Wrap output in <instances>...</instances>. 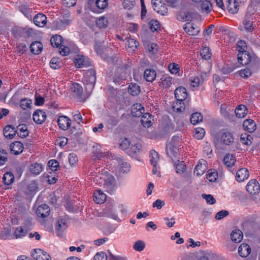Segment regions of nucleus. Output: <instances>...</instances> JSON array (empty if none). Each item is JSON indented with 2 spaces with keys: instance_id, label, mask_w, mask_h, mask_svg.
Listing matches in <instances>:
<instances>
[{
  "instance_id": "f257e3e1",
  "label": "nucleus",
  "mask_w": 260,
  "mask_h": 260,
  "mask_svg": "<svg viewBox=\"0 0 260 260\" xmlns=\"http://www.w3.org/2000/svg\"><path fill=\"white\" fill-rule=\"evenodd\" d=\"M256 9L253 6H249L244 16L242 23L239 26L241 31L250 32L255 29L256 23Z\"/></svg>"
},
{
  "instance_id": "f03ea898",
  "label": "nucleus",
  "mask_w": 260,
  "mask_h": 260,
  "mask_svg": "<svg viewBox=\"0 0 260 260\" xmlns=\"http://www.w3.org/2000/svg\"><path fill=\"white\" fill-rule=\"evenodd\" d=\"M182 139L179 136L173 137L170 142L167 144L166 152L170 157L176 156L178 154V150L182 147Z\"/></svg>"
},
{
  "instance_id": "7ed1b4c3",
  "label": "nucleus",
  "mask_w": 260,
  "mask_h": 260,
  "mask_svg": "<svg viewBox=\"0 0 260 260\" xmlns=\"http://www.w3.org/2000/svg\"><path fill=\"white\" fill-rule=\"evenodd\" d=\"M101 179L104 181L103 186L106 190L110 193H113L116 188V181L115 178L110 174L102 175Z\"/></svg>"
},
{
  "instance_id": "20e7f679",
  "label": "nucleus",
  "mask_w": 260,
  "mask_h": 260,
  "mask_svg": "<svg viewBox=\"0 0 260 260\" xmlns=\"http://www.w3.org/2000/svg\"><path fill=\"white\" fill-rule=\"evenodd\" d=\"M152 7L157 13L163 15H167L168 13V8L165 4L161 2V0H152Z\"/></svg>"
},
{
  "instance_id": "39448f33",
  "label": "nucleus",
  "mask_w": 260,
  "mask_h": 260,
  "mask_svg": "<svg viewBox=\"0 0 260 260\" xmlns=\"http://www.w3.org/2000/svg\"><path fill=\"white\" fill-rule=\"evenodd\" d=\"M246 188L247 192L251 195L257 194L260 191L259 183L255 179L250 180L248 182Z\"/></svg>"
},
{
  "instance_id": "423d86ee",
  "label": "nucleus",
  "mask_w": 260,
  "mask_h": 260,
  "mask_svg": "<svg viewBox=\"0 0 260 260\" xmlns=\"http://www.w3.org/2000/svg\"><path fill=\"white\" fill-rule=\"evenodd\" d=\"M31 254L36 260H51L50 255L47 252L41 249H33Z\"/></svg>"
},
{
  "instance_id": "0eeeda50",
  "label": "nucleus",
  "mask_w": 260,
  "mask_h": 260,
  "mask_svg": "<svg viewBox=\"0 0 260 260\" xmlns=\"http://www.w3.org/2000/svg\"><path fill=\"white\" fill-rule=\"evenodd\" d=\"M75 66L78 68L87 67L91 64V62L87 56L78 54L74 60Z\"/></svg>"
},
{
  "instance_id": "6e6552de",
  "label": "nucleus",
  "mask_w": 260,
  "mask_h": 260,
  "mask_svg": "<svg viewBox=\"0 0 260 260\" xmlns=\"http://www.w3.org/2000/svg\"><path fill=\"white\" fill-rule=\"evenodd\" d=\"M234 133L229 131L222 133L220 138V142L226 146L232 144L234 142Z\"/></svg>"
},
{
  "instance_id": "1a4fd4ad",
  "label": "nucleus",
  "mask_w": 260,
  "mask_h": 260,
  "mask_svg": "<svg viewBox=\"0 0 260 260\" xmlns=\"http://www.w3.org/2000/svg\"><path fill=\"white\" fill-rule=\"evenodd\" d=\"M84 81L89 86V87L93 88L96 81L95 72L94 70L88 71L83 77Z\"/></svg>"
},
{
  "instance_id": "9d476101",
  "label": "nucleus",
  "mask_w": 260,
  "mask_h": 260,
  "mask_svg": "<svg viewBox=\"0 0 260 260\" xmlns=\"http://www.w3.org/2000/svg\"><path fill=\"white\" fill-rule=\"evenodd\" d=\"M46 112L42 110H37L32 114V119L37 124H42L46 120Z\"/></svg>"
},
{
  "instance_id": "9b49d317",
  "label": "nucleus",
  "mask_w": 260,
  "mask_h": 260,
  "mask_svg": "<svg viewBox=\"0 0 260 260\" xmlns=\"http://www.w3.org/2000/svg\"><path fill=\"white\" fill-rule=\"evenodd\" d=\"M58 48L60 54L63 56H67L71 51L76 50V47L72 42H70L68 45L63 43Z\"/></svg>"
},
{
  "instance_id": "f8f14e48",
  "label": "nucleus",
  "mask_w": 260,
  "mask_h": 260,
  "mask_svg": "<svg viewBox=\"0 0 260 260\" xmlns=\"http://www.w3.org/2000/svg\"><path fill=\"white\" fill-rule=\"evenodd\" d=\"M251 59L252 56L247 51L238 53V61L241 65L246 66L251 61Z\"/></svg>"
},
{
  "instance_id": "ddd939ff",
  "label": "nucleus",
  "mask_w": 260,
  "mask_h": 260,
  "mask_svg": "<svg viewBox=\"0 0 260 260\" xmlns=\"http://www.w3.org/2000/svg\"><path fill=\"white\" fill-rule=\"evenodd\" d=\"M206 161L203 159L199 160L198 165L196 166L194 173L199 176L204 174L207 170Z\"/></svg>"
},
{
  "instance_id": "4468645a",
  "label": "nucleus",
  "mask_w": 260,
  "mask_h": 260,
  "mask_svg": "<svg viewBox=\"0 0 260 260\" xmlns=\"http://www.w3.org/2000/svg\"><path fill=\"white\" fill-rule=\"evenodd\" d=\"M34 23L39 27H44L47 23V17L42 13H38L36 14L33 18Z\"/></svg>"
},
{
  "instance_id": "2eb2a0df",
  "label": "nucleus",
  "mask_w": 260,
  "mask_h": 260,
  "mask_svg": "<svg viewBox=\"0 0 260 260\" xmlns=\"http://www.w3.org/2000/svg\"><path fill=\"white\" fill-rule=\"evenodd\" d=\"M183 28L189 35L195 36L200 32L199 27L193 23L188 22L186 23Z\"/></svg>"
},
{
  "instance_id": "dca6fc26",
  "label": "nucleus",
  "mask_w": 260,
  "mask_h": 260,
  "mask_svg": "<svg viewBox=\"0 0 260 260\" xmlns=\"http://www.w3.org/2000/svg\"><path fill=\"white\" fill-rule=\"evenodd\" d=\"M71 121L70 119L66 116H60L57 120L58 126L62 130H67L70 127Z\"/></svg>"
},
{
  "instance_id": "f3484780",
  "label": "nucleus",
  "mask_w": 260,
  "mask_h": 260,
  "mask_svg": "<svg viewBox=\"0 0 260 260\" xmlns=\"http://www.w3.org/2000/svg\"><path fill=\"white\" fill-rule=\"evenodd\" d=\"M158 84L159 86L163 88H169L173 84L172 78L168 75H162L159 80Z\"/></svg>"
},
{
  "instance_id": "a211bd4d",
  "label": "nucleus",
  "mask_w": 260,
  "mask_h": 260,
  "mask_svg": "<svg viewBox=\"0 0 260 260\" xmlns=\"http://www.w3.org/2000/svg\"><path fill=\"white\" fill-rule=\"evenodd\" d=\"M174 94L176 100L179 101L184 102L187 96L186 90L183 87L177 88L175 90Z\"/></svg>"
},
{
  "instance_id": "6ab92c4d",
  "label": "nucleus",
  "mask_w": 260,
  "mask_h": 260,
  "mask_svg": "<svg viewBox=\"0 0 260 260\" xmlns=\"http://www.w3.org/2000/svg\"><path fill=\"white\" fill-rule=\"evenodd\" d=\"M50 211V208L48 205L42 204L38 207L36 214L38 217L45 218L49 215Z\"/></svg>"
},
{
  "instance_id": "aec40b11",
  "label": "nucleus",
  "mask_w": 260,
  "mask_h": 260,
  "mask_svg": "<svg viewBox=\"0 0 260 260\" xmlns=\"http://www.w3.org/2000/svg\"><path fill=\"white\" fill-rule=\"evenodd\" d=\"M249 173L248 169L241 168L238 170L236 175V179L238 182H243L248 179Z\"/></svg>"
},
{
  "instance_id": "412c9836",
  "label": "nucleus",
  "mask_w": 260,
  "mask_h": 260,
  "mask_svg": "<svg viewBox=\"0 0 260 260\" xmlns=\"http://www.w3.org/2000/svg\"><path fill=\"white\" fill-rule=\"evenodd\" d=\"M11 152L15 155H18L22 153L23 150V144L18 141L13 142L10 146Z\"/></svg>"
},
{
  "instance_id": "4be33fe9",
  "label": "nucleus",
  "mask_w": 260,
  "mask_h": 260,
  "mask_svg": "<svg viewBox=\"0 0 260 260\" xmlns=\"http://www.w3.org/2000/svg\"><path fill=\"white\" fill-rule=\"evenodd\" d=\"M144 112V108L142 105L140 103H136L132 107V114L135 117H140L143 115Z\"/></svg>"
},
{
  "instance_id": "5701e85b",
  "label": "nucleus",
  "mask_w": 260,
  "mask_h": 260,
  "mask_svg": "<svg viewBox=\"0 0 260 260\" xmlns=\"http://www.w3.org/2000/svg\"><path fill=\"white\" fill-rule=\"evenodd\" d=\"M243 127L245 131L251 133L255 131L256 125L253 120L249 119L245 120L243 122Z\"/></svg>"
},
{
  "instance_id": "b1692460",
  "label": "nucleus",
  "mask_w": 260,
  "mask_h": 260,
  "mask_svg": "<svg viewBox=\"0 0 260 260\" xmlns=\"http://www.w3.org/2000/svg\"><path fill=\"white\" fill-rule=\"evenodd\" d=\"M227 9L232 14H236L239 10L238 3L236 0H228L226 3Z\"/></svg>"
},
{
  "instance_id": "393cba45",
  "label": "nucleus",
  "mask_w": 260,
  "mask_h": 260,
  "mask_svg": "<svg viewBox=\"0 0 260 260\" xmlns=\"http://www.w3.org/2000/svg\"><path fill=\"white\" fill-rule=\"evenodd\" d=\"M72 19L67 18H63L56 20L54 25L57 29H62L66 26L69 25Z\"/></svg>"
},
{
  "instance_id": "a878e982",
  "label": "nucleus",
  "mask_w": 260,
  "mask_h": 260,
  "mask_svg": "<svg viewBox=\"0 0 260 260\" xmlns=\"http://www.w3.org/2000/svg\"><path fill=\"white\" fill-rule=\"evenodd\" d=\"M67 223L65 219H59L55 229L56 235L58 237L61 236L62 232L67 229Z\"/></svg>"
},
{
  "instance_id": "bb28decb",
  "label": "nucleus",
  "mask_w": 260,
  "mask_h": 260,
  "mask_svg": "<svg viewBox=\"0 0 260 260\" xmlns=\"http://www.w3.org/2000/svg\"><path fill=\"white\" fill-rule=\"evenodd\" d=\"M238 252L241 257H246L251 252L250 247L247 244L242 243L238 248Z\"/></svg>"
},
{
  "instance_id": "cd10ccee",
  "label": "nucleus",
  "mask_w": 260,
  "mask_h": 260,
  "mask_svg": "<svg viewBox=\"0 0 260 260\" xmlns=\"http://www.w3.org/2000/svg\"><path fill=\"white\" fill-rule=\"evenodd\" d=\"M93 152L95 156L100 159H102L105 157L107 158L109 157V153L108 152H101V146L98 144H96L93 146Z\"/></svg>"
},
{
  "instance_id": "c85d7f7f",
  "label": "nucleus",
  "mask_w": 260,
  "mask_h": 260,
  "mask_svg": "<svg viewBox=\"0 0 260 260\" xmlns=\"http://www.w3.org/2000/svg\"><path fill=\"white\" fill-rule=\"evenodd\" d=\"M16 131L14 127L10 125H6L4 129V135L8 139H13L16 135Z\"/></svg>"
},
{
  "instance_id": "c756f323",
  "label": "nucleus",
  "mask_w": 260,
  "mask_h": 260,
  "mask_svg": "<svg viewBox=\"0 0 260 260\" xmlns=\"http://www.w3.org/2000/svg\"><path fill=\"white\" fill-rule=\"evenodd\" d=\"M223 161L224 165L229 168L234 166L236 161V158L234 155L228 153L225 155Z\"/></svg>"
},
{
  "instance_id": "7c9ffc66",
  "label": "nucleus",
  "mask_w": 260,
  "mask_h": 260,
  "mask_svg": "<svg viewBox=\"0 0 260 260\" xmlns=\"http://www.w3.org/2000/svg\"><path fill=\"white\" fill-rule=\"evenodd\" d=\"M156 77V71L153 69H147L144 73V78L147 81L152 82Z\"/></svg>"
},
{
  "instance_id": "2f4dec72",
  "label": "nucleus",
  "mask_w": 260,
  "mask_h": 260,
  "mask_svg": "<svg viewBox=\"0 0 260 260\" xmlns=\"http://www.w3.org/2000/svg\"><path fill=\"white\" fill-rule=\"evenodd\" d=\"M152 116L149 113H144L142 116L141 122L144 127H149L152 125Z\"/></svg>"
},
{
  "instance_id": "473e14b6",
  "label": "nucleus",
  "mask_w": 260,
  "mask_h": 260,
  "mask_svg": "<svg viewBox=\"0 0 260 260\" xmlns=\"http://www.w3.org/2000/svg\"><path fill=\"white\" fill-rule=\"evenodd\" d=\"M106 199V195L100 190H96L93 193V200L97 204L103 203Z\"/></svg>"
},
{
  "instance_id": "72a5a7b5",
  "label": "nucleus",
  "mask_w": 260,
  "mask_h": 260,
  "mask_svg": "<svg viewBox=\"0 0 260 260\" xmlns=\"http://www.w3.org/2000/svg\"><path fill=\"white\" fill-rule=\"evenodd\" d=\"M30 172L34 175L40 174L43 171V166L38 162L31 164L29 167Z\"/></svg>"
},
{
  "instance_id": "f704fd0d",
  "label": "nucleus",
  "mask_w": 260,
  "mask_h": 260,
  "mask_svg": "<svg viewBox=\"0 0 260 260\" xmlns=\"http://www.w3.org/2000/svg\"><path fill=\"white\" fill-rule=\"evenodd\" d=\"M30 49L31 52L34 54H39L42 52L43 45L39 41L32 42L30 46Z\"/></svg>"
},
{
  "instance_id": "c9c22d12",
  "label": "nucleus",
  "mask_w": 260,
  "mask_h": 260,
  "mask_svg": "<svg viewBox=\"0 0 260 260\" xmlns=\"http://www.w3.org/2000/svg\"><path fill=\"white\" fill-rule=\"evenodd\" d=\"M141 148V146L139 144H135L134 145L132 144L129 147V149L128 150L127 154L134 158H137V153L139 152Z\"/></svg>"
},
{
  "instance_id": "e433bc0d",
  "label": "nucleus",
  "mask_w": 260,
  "mask_h": 260,
  "mask_svg": "<svg viewBox=\"0 0 260 260\" xmlns=\"http://www.w3.org/2000/svg\"><path fill=\"white\" fill-rule=\"evenodd\" d=\"M27 233V231L22 227H17L16 228L14 233L12 234V239L22 238L26 235Z\"/></svg>"
},
{
  "instance_id": "4c0bfd02",
  "label": "nucleus",
  "mask_w": 260,
  "mask_h": 260,
  "mask_svg": "<svg viewBox=\"0 0 260 260\" xmlns=\"http://www.w3.org/2000/svg\"><path fill=\"white\" fill-rule=\"evenodd\" d=\"M95 5L98 9L96 10H93V11L95 13H100L107 7L108 2L107 0H96L95 2Z\"/></svg>"
},
{
  "instance_id": "58836bf2",
  "label": "nucleus",
  "mask_w": 260,
  "mask_h": 260,
  "mask_svg": "<svg viewBox=\"0 0 260 260\" xmlns=\"http://www.w3.org/2000/svg\"><path fill=\"white\" fill-rule=\"evenodd\" d=\"M243 237V233L239 230H234L231 234V240L235 243H239L241 241Z\"/></svg>"
},
{
  "instance_id": "ea45409f",
  "label": "nucleus",
  "mask_w": 260,
  "mask_h": 260,
  "mask_svg": "<svg viewBox=\"0 0 260 260\" xmlns=\"http://www.w3.org/2000/svg\"><path fill=\"white\" fill-rule=\"evenodd\" d=\"M139 45V43L136 40L132 38L128 39L126 43L127 50L129 52L135 51Z\"/></svg>"
},
{
  "instance_id": "a19ab883",
  "label": "nucleus",
  "mask_w": 260,
  "mask_h": 260,
  "mask_svg": "<svg viewBox=\"0 0 260 260\" xmlns=\"http://www.w3.org/2000/svg\"><path fill=\"white\" fill-rule=\"evenodd\" d=\"M16 132L19 137L21 138H25L28 135V131L27 129V126L25 124H20L17 127Z\"/></svg>"
},
{
  "instance_id": "79ce46f5",
  "label": "nucleus",
  "mask_w": 260,
  "mask_h": 260,
  "mask_svg": "<svg viewBox=\"0 0 260 260\" xmlns=\"http://www.w3.org/2000/svg\"><path fill=\"white\" fill-rule=\"evenodd\" d=\"M71 90L77 96H81L83 93L82 86L78 83H72L70 87Z\"/></svg>"
},
{
  "instance_id": "37998d69",
  "label": "nucleus",
  "mask_w": 260,
  "mask_h": 260,
  "mask_svg": "<svg viewBox=\"0 0 260 260\" xmlns=\"http://www.w3.org/2000/svg\"><path fill=\"white\" fill-rule=\"evenodd\" d=\"M0 239L3 240L12 239V236L11 234V229L10 227L0 230Z\"/></svg>"
},
{
  "instance_id": "c03bdc74",
  "label": "nucleus",
  "mask_w": 260,
  "mask_h": 260,
  "mask_svg": "<svg viewBox=\"0 0 260 260\" xmlns=\"http://www.w3.org/2000/svg\"><path fill=\"white\" fill-rule=\"evenodd\" d=\"M235 114L239 118H243L247 114L246 107L243 105H241L237 107L235 110Z\"/></svg>"
},
{
  "instance_id": "a18cd8bd",
  "label": "nucleus",
  "mask_w": 260,
  "mask_h": 260,
  "mask_svg": "<svg viewBox=\"0 0 260 260\" xmlns=\"http://www.w3.org/2000/svg\"><path fill=\"white\" fill-rule=\"evenodd\" d=\"M128 92L133 96H136L140 93V88L136 83H131L128 86Z\"/></svg>"
},
{
  "instance_id": "49530a36",
  "label": "nucleus",
  "mask_w": 260,
  "mask_h": 260,
  "mask_svg": "<svg viewBox=\"0 0 260 260\" xmlns=\"http://www.w3.org/2000/svg\"><path fill=\"white\" fill-rule=\"evenodd\" d=\"M50 43L53 47L58 48L63 43L62 38L60 35L53 36L50 39Z\"/></svg>"
},
{
  "instance_id": "de8ad7c7",
  "label": "nucleus",
  "mask_w": 260,
  "mask_h": 260,
  "mask_svg": "<svg viewBox=\"0 0 260 260\" xmlns=\"http://www.w3.org/2000/svg\"><path fill=\"white\" fill-rule=\"evenodd\" d=\"M252 137L247 133H243L241 135L240 142L244 145H250L252 144Z\"/></svg>"
},
{
  "instance_id": "09e8293b",
  "label": "nucleus",
  "mask_w": 260,
  "mask_h": 260,
  "mask_svg": "<svg viewBox=\"0 0 260 260\" xmlns=\"http://www.w3.org/2000/svg\"><path fill=\"white\" fill-rule=\"evenodd\" d=\"M172 109L174 112H181L185 109L184 102L176 101L172 105Z\"/></svg>"
},
{
  "instance_id": "8fccbe9b",
  "label": "nucleus",
  "mask_w": 260,
  "mask_h": 260,
  "mask_svg": "<svg viewBox=\"0 0 260 260\" xmlns=\"http://www.w3.org/2000/svg\"><path fill=\"white\" fill-rule=\"evenodd\" d=\"M159 160V154L154 150L150 151V162L151 165H158Z\"/></svg>"
},
{
  "instance_id": "3c124183",
  "label": "nucleus",
  "mask_w": 260,
  "mask_h": 260,
  "mask_svg": "<svg viewBox=\"0 0 260 260\" xmlns=\"http://www.w3.org/2000/svg\"><path fill=\"white\" fill-rule=\"evenodd\" d=\"M201 8L203 12L209 13L212 10V5L209 1L203 0L201 4Z\"/></svg>"
},
{
  "instance_id": "603ef678",
  "label": "nucleus",
  "mask_w": 260,
  "mask_h": 260,
  "mask_svg": "<svg viewBox=\"0 0 260 260\" xmlns=\"http://www.w3.org/2000/svg\"><path fill=\"white\" fill-rule=\"evenodd\" d=\"M203 118V116L201 113L195 112L193 113L190 117V122L192 124L196 125L202 122Z\"/></svg>"
},
{
  "instance_id": "864d4df0",
  "label": "nucleus",
  "mask_w": 260,
  "mask_h": 260,
  "mask_svg": "<svg viewBox=\"0 0 260 260\" xmlns=\"http://www.w3.org/2000/svg\"><path fill=\"white\" fill-rule=\"evenodd\" d=\"M3 179L5 184L10 185L13 182L14 176L12 172H7L4 175Z\"/></svg>"
},
{
  "instance_id": "5fc2aeb1",
  "label": "nucleus",
  "mask_w": 260,
  "mask_h": 260,
  "mask_svg": "<svg viewBox=\"0 0 260 260\" xmlns=\"http://www.w3.org/2000/svg\"><path fill=\"white\" fill-rule=\"evenodd\" d=\"M121 1L123 8L127 10H132L135 5V0H121Z\"/></svg>"
},
{
  "instance_id": "6e6d98bb",
  "label": "nucleus",
  "mask_w": 260,
  "mask_h": 260,
  "mask_svg": "<svg viewBox=\"0 0 260 260\" xmlns=\"http://www.w3.org/2000/svg\"><path fill=\"white\" fill-rule=\"evenodd\" d=\"M202 82V80L199 76H192L190 78V86L193 88H198Z\"/></svg>"
},
{
  "instance_id": "4d7b16f0",
  "label": "nucleus",
  "mask_w": 260,
  "mask_h": 260,
  "mask_svg": "<svg viewBox=\"0 0 260 260\" xmlns=\"http://www.w3.org/2000/svg\"><path fill=\"white\" fill-rule=\"evenodd\" d=\"M207 179L210 182H214L216 180L218 174L216 170L214 169L210 170L206 175Z\"/></svg>"
},
{
  "instance_id": "13d9d810",
  "label": "nucleus",
  "mask_w": 260,
  "mask_h": 260,
  "mask_svg": "<svg viewBox=\"0 0 260 260\" xmlns=\"http://www.w3.org/2000/svg\"><path fill=\"white\" fill-rule=\"evenodd\" d=\"M20 106L23 110L31 108L32 106V101L31 100L24 98L20 101Z\"/></svg>"
},
{
  "instance_id": "bf43d9fd",
  "label": "nucleus",
  "mask_w": 260,
  "mask_h": 260,
  "mask_svg": "<svg viewBox=\"0 0 260 260\" xmlns=\"http://www.w3.org/2000/svg\"><path fill=\"white\" fill-rule=\"evenodd\" d=\"M145 246V243L143 241L138 240L134 243L133 248L137 251L141 252L144 249Z\"/></svg>"
},
{
  "instance_id": "052dcab7",
  "label": "nucleus",
  "mask_w": 260,
  "mask_h": 260,
  "mask_svg": "<svg viewBox=\"0 0 260 260\" xmlns=\"http://www.w3.org/2000/svg\"><path fill=\"white\" fill-rule=\"evenodd\" d=\"M205 131L202 127H197L194 129L193 136L195 138L200 140L203 138L205 136Z\"/></svg>"
},
{
  "instance_id": "680f3d73",
  "label": "nucleus",
  "mask_w": 260,
  "mask_h": 260,
  "mask_svg": "<svg viewBox=\"0 0 260 260\" xmlns=\"http://www.w3.org/2000/svg\"><path fill=\"white\" fill-rule=\"evenodd\" d=\"M119 146L122 150L125 151V152L127 153L128 150L129 149L131 143L127 139L124 138L121 140L119 144Z\"/></svg>"
},
{
  "instance_id": "e2e57ef3",
  "label": "nucleus",
  "mask_w": 260,
  "mask_h": 260,
  "mask_svg": "<svg viewBox=\"0 0 260 260\" xmlns=\"http://www.w3.org/2000/svg\"><path fill=\"white\" fill-rule=\"evenodd\" d=\"M176 169V172L178 174L182 173L186 169V165L184 161L176 162L174 164Z\"/></svg>"
},
{
  "instance_id": "0e129e2a",
  "label": "nucleus",
  "mask_w": 260,
  "mask_h": 260,
  "mask_svg": "<svg viewBox=\"0 0 260 260\" xmlns=\"http://www.w3.org/2000/svg\"><path fill=\"white\" fill-rule=\"evenodd\" d=\"M62 63L58 58H53L50 62V67L56 70L61 68Z\"/></svg>"
},
{
  "instance_id": "69168bd1",
  "label": "nucleus",
  "mask_w": 260,
  "mask_h": 260,
  "mask_svg": "<svg viewBox=\"0 0 260 260\" xmlns=\"http://www.w3.org/2000/svg\"><path fill=\"white\" fill-rule=\"evenodd\" d=\"M202 57L206 60L209 59L211 57V53L209 47H205L200 52Z\"/></svg>"
},
{
  "instance_id": "338daca9",
  "label": "nucleus",
  "mask_w": 260,
  "mask_h": 260,
  "mask_svg": "<svg viewBox=\"0 0 260 260\" xmlns=\"http://www.w3.org/2000/svg\"><path fill=\"white\" fill-rule=\"evenodd\" d=\"M96 23L99 27L105 28L108 25V19L105 16L101 17L96 20Z\"/></svg>"
},
{
  "instance_id": "774afa93",
  "label": "nucleus",
  "mask_w": 260,
  "mask_h": 260,
  "mask_svg": "<svg viewBox=\"0 0 260 260\" xmlns=\"http://www.w3.org/2000/svg\"><path fill=\"white\" fill-rule=\"evenodd\" d=\"M149 24L150 30L153 32L157 31L160 27V23L157 20H151Z\"/></svg>"
}]
</instances>
